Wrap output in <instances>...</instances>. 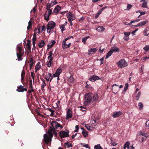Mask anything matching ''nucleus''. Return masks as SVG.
Masks as SVG:
<instances>
[{"label": "nucleus", "instance_id": "58836bf2", "mask_svg": "<svg viewBox=\"0 0 149 149\" xmlns=\"http://www.w3.org/2000/svg\"><path fill=\"white\" fill-rule=\"evenodd\" d=\"M82 133L84 137H86L88 135V132L86 131H82Z\"/></svg>", "mask_w": 149, "mask_h": 149}, {"label": "nucleus", "instance_id": "de8ad7c7", "mask_svg": "<svg viewBox=\"0 0 149 149\" xmlns=\"http://www.w3.org/2000/svg\"><path fill=\"white\" fill-rule=\"evenodd\" d=\"M143 49L146 52H148L149 51V45L147 46L146 45L145 47Z\"/></svg>", "mask_w": 149, "mask_h": 149}, {"label": "nucleus", "instance_id": "680f3d73", "mask_svg": "<svg viewBox=\"0 0 149 149\" xmlns=\"http://www.w3.org/2000/svg\"><path fill=\"white\" fill-rule=\"evenodd\" d=\"M68 20L70 22V25L71 26H72L73 25V24L72 22V21H73V20H72V19H70V18H68Z\"/></svg>", "mask_w": 149, "mask_h": 149}, {"label": "nucleus", "instance_id": "c9c22d12", "mask_svg": "<svg viewBox=\"0 0 149 149\" xmlns=\"http://www.w3.org/2000/svg\"><path fill=\"white\" fill-rule=\"evenodd\" d=\"M28 41H29V42H27V43L26 47L29 51H30L31 50V47L30 43V41L29 40H28Z\"/></svg>", "mask_w": 149, "mask_h": 149}, {"label": "nucleus", "instance_id": "052dcab7", "mask_svg": "<svg viewBox=\"0 0 149 149\" xmlns=\"http://www.w3.org/2000/svg\"><path fill=\"white\" fill-rule=\"evenodd\" d=\"M71 38H74L73 36H69L67 38H65L64 40H66V41H67L68 40H69V39H71Z\"/></svg>", "mask_w": 149, "mask_h": 149}, {"label": "nucleus", "instance_id": "69168bd1", "mask_svg": "<svg viewBox=\"0 0 149 149\" xmlns=\"http://www.w3.org/2000/svg\"><path fill=\"white\" fill-rule=\"evenodd\" d=\"M145 125L146 127H149V120L146 121Z\"/></svg>", "mask_w": 149, "mask_h": 149}, {"label": "nucleus", "instance_id": "e433bc0d", "mask_svg": "<svg viewBox=\"0 0 149 149\" xmlns=\"http://www.w3.org/2000/svg\"><path fill=\"white\" fill-rule=\"evenodd\" d=\"M142 7L143 8H148L147 3L146 1H144L143 2L142 5Z\"/></svg>", "mask_w": 149, "mask_h": 149}, {"label": "nucleus", "instance_id": "f03ea898", "mask_svg": "<svg viewBox=\"0 0 149 149\" xmlns=\"http://www.w3.org/2000/svg\"><path fill=\"white\" fill-rule=\"evenodd\" d=\"M98 99V96L96 93L93 94L91 93H86L84 95V100L86 102L90 103L92 100H97Z\"/></svg>", "mask_w": 149, "mask_h": 149}, {"label": "nucleus", "instance_id": "c03bdc74", "mask_svg": "<svg viewBox=\"0 0 149 149\" xmlns=\"http://www.w3.org/2000/svg\"><path fill=\"white\" fill-rule=\"evenodd\" d=\"M107 8V6H105L102 8L101 9H100L99 11L98 12V13L100 15L102 13L103 10H104V9Z\"/></svg>", "mask_w": 149, "mask_h": 149}, {"label": "nucleus", "instance_id": "ea45409f", "mask_svg": "<svg viewBox=\"0 0 149 149\" xmlns=\"http://www.w3.org/2000/svg\"><path fill=\"white\" fill-rule=\"evenodd\" d=\"M65 25H61L60 26V28L61 29L62 32L63 33V31L65 30Z\"/></svg>", "mask_w": 149, "mask_h": 149}, {"label": "nucleus", "instance_id": "a19ab883", "mask_svg": "<svg viewBox=\"0 0 149 149\" xmlns=\"http://www.w3.org/2000/svg\"><path fill=\"white\" fill-rule=\"evenodd\" d=\"M139 134L141 135H142L143 136H145L146 138H147L148 136L147 134L146 133H143L142 132L140 131L139 132Z\"/></svg>", "mask_w": 149, "mask_h": 149}, {"label": "nucleus", "instance_id": "4be33fe9", "mask_svg": "<svg viewBox=\"0 0 149 149\" xmlns=\"http://www.w3.org/2000/svg\"><path fill=\"white\" fill-rule=\"evenodd\" d=\"M16 54L18 59L20 61L22 60V58L23 55L22 53H19L17 52Z\"/></svg>", "mask_w": 149, "mask_h": 149}, {"label": "nucleus", "instance_id": "4d7b16f0", "mask_svg": "<svg viewBox=\"0 0 149 149\" xmlns=\"http://www.w3.org/2000/svg\"><path fill=\"white\" fill-rule=\"evenodd\" d=\"M124 34L126 36L128 37L130 34V32H124Z\"/></svg>", "mask_w": 149, "mask_h": 149}, {"label": "nucleus", "instance_id": "5701e85b", "mask_svg": "<svg viewBox=\"0 0 149 149\" xmlns=\"http://www.w3.org/2000/svg\"><path fill=\"white\" fill-rule=\"evenodd\" d=\"M52 74L50 73H48L46 74L45 76V78L47 81H49L50 77H51Z\"/></svg>", "mask_w": 149, "mask_h": 149}, {"label": "nucleus", "instance_id": "cd10ccee", "mask_svg": "<svg viewBox=\"0 0 149 149\" xmlns=\"http://www.w3.org/2000/svg\"><path fill=\"white\" fill-rule=\"evenodd\" d=\"M97 49L96 48H91L89 49L88 50V52H89V53L88 54H90V53L91 52L95 53L96 51H97Z\"/></svg>", "mask_w": 149, "mask_h": 149}, {"label": "nucleus", "instance_id": "13d9d810", "mask_svg": "<svg viewBox=\"0 0 149 149\" xmlns=\"http://www.w3.org/2000/svg\"><path fill=\"white\" fill-rule=\"evenodd\" d=\"M132 6L131 5H130V4H128V5L127 6V9L126 10H130L131 9V8Z\"/></svg>", "mask_w": 149, "mask_h": 149}, {"label": "nucleus", "instance_id": "1a4fd4ad", "mask_svg": "<svg viewBox=\"0 0 149 149\" xmlns=\"http://www.w3.org/2000/svg\"><path fill=\"white\" fill-rule=\"evenodd\" d=\"M62 71L61 68H58L57 70L55 73L53 74L54 77H58L60 74L62 72Z\"/></svg>", "mask_w": 149, "mask_h": 149}, {"label": "nucleus", "instance_id": "9d476101", "mask_svg": "<svg viewBox=\"0 0 149 149\" xmlns=\"http://www.w3.org/2000/svg\"><path fill=\"white\" fill-rule=\"evenodd\" d=\"M100 79L99 77L96 75H93L91 76L89 78V80L92 81H95L96 80H98Z\"/></svg>", "mask_w": 149, "mask_h": 149}, {"label": "nucleus", "instance_id": "603ef678", "mask_svg": "<svg viewBox=\"0 0 149 149\" xmlns=\"http://www.w3.org/2000/svg\"><path fill=\"white\" fill-rule=\"evenodd\" d=\"M140 19H137L135 20H134V21H132L131 22H130V23H129L128 25H130L131 24L133 23H134L135 22H139V21H140Z\"/></svg>", "mask_w": 149, "mask_h": 149}, {"label": "nucleus", "instance_id": "412c9836", "mask_svg": "<svg viewBox=\"0 0 149 149\" xmlns=\"http://www.w3.org/2000/svg\"><path fill=\"white\" fill-rule=\"evenodd\" d=\"M40 62H38L36 64L35 68V72H36L41 67L40 66Z\"/></svg>", "mask_w": 149, "mask_h": 149}, {"label": "nucleus", "instance_id": "f8f14e48", "mask_svg": "<svg viewBox=\"0 0 149 149\" xmlns=\"http://www.w3.org/2000/svg\"><path fill=\"white\" fill-rule=\"evenodd\" d=\"M72 116V111L70 109H68L67 111L66 119L67 120L69 118H71Z\"/></svg>", "mask_w": 149, "mask_h": 149}, {"label": "nucleus", "instance_id": "aec40b11", "mask_svg": "<svg viewBox=\"0 0 149 149\" xmlns=\"http://www.w3.org/2000/svg\"><path fill=\"white\" fill-rule=\"evenodd\" d=\"M54 27L53 26H51L49 25L48 26L47 25V32L48 33H50L51 32V31L52 30H53L54 28Z\"/></svg>", "mask_w": 149, "mask_h": 149}, {"label": "nucleus", "instance_id": "a211bd4d", "mask_svg": "<svg viewBox=\"0 0 149 149\" xmlns=\"http://www.w3.org/2000/svg\"><path fill=\"white\" fill-rule=\"evenodd\" d=\"M33 59L32 58H30V61H29V65H30V69L31 70L33 67V65L34 64Z\"/></svg>", "mask_w": 149, "mask_h": 149}, {"label": "nucleus", "instance_id": "f257e3e1", "mask_svg": "<svg viewBox=\"0 0 149 149\" xmlns=\"http://www.w3.org/2000/svg\"><path fill=\"white\" fill-rule=\"evenodd\" d=\"M53 129L51 127V128L48 129L47 133L49 134V136L47 134H45L44 135L43 140L45 143L47 144L51 141L52 139L53 136L54 134L56 137L57 136V132H56L55 130H54V128Z\"/></svg>", "mask_w": 149, "mask_h": 149}, {"label": "nucleus", "instance_id": "0e129e2a", "mask_svg": "<svg viewBox=\"0 0 149 149\" xmlns=\"http://www.w3.org/2000/svg\"><path fill=\"white\" fill-rule=\"evenodd\" d=\"M100 145H95L94 146V149H100L99 146H100Z\"/></svg>", "mask_w": 149, "mask_h": 149}, {"label": "nucleus", "instance_id": "7ed1b4c3", "mask_svg": "<svg viewBox=\"0 0 149 149\" xmlns=\"http://www.w3.org/2000/svg\"><path fill=\"white\" fill-rule=\"evenodd\" d=\"M51 126H50V128H51V127L52 129H53V128H54V130L57 129L59 127L61 129H62L63 128L62 125L55 121H52L51 123Z\"/></svg>", "mask_w": 149, "mask_h": 149}, {"label": "nucleus", "instance_id": "393cba45", "mask_svg": "<svg viewBox=\"0 0 149 149\" xmlns=\"http://www.w3.org/2000/svg\"><path fill=\"white\" fill-rule=\"evenodd\" d=\"M66 41H66L64 40L63 41L62 43V47L63 49H67L66 47L67 45L66 43Z\"/></svg>", "mask_w": 149, "mask_h": 149}, {"label": "nucleus", "instance_id": "20e7f679", "mask_svg": "<svg viewBox=\"0 0 149 149\" xmlns=\"http://www.w3.org/2000/svg\"><path fill=\"white\" fill-rule=\"evenodd\" d=\"M47 11H46L43 15L44 19L47 22L49 21V17L52 14H53L52 9L49 8H46Z\"/></svg>", "mask_w": 149, "mask_h": 149}, {"label": "nucleus", "instance_id": "79ce46f5", "mask_svg": "<svg viewBox=\"0 0 149 149\" xmlns=\"http://www.w3.org/2000/svg\"><path fill=\"white\" fill-rule=\"evenodd\" d=\"M46 85V83H42V84L41 85V90H42V91H45V89H44V87Z\"/></svg>", "mask_w": 149, "mask_h": 149}, {"label": "nucleus", "instance_id": "4468645a", "mask_svg": "<svg viewBox=\"0 0 149 149\" xmlns=\"http://www.w3.org/2000/svg\"><path fill=\"white\" fill-rule=\"evenodd\" d=\"M56 42L54 40H52L51 41L49 42V44L47 45V49H49L52 48L54 45L55 44Z\"/></svg>", "mask_w": 149, "mask_h": 149}, {"label": "nucleus", "instance_id": "09e8293b", "mask_svg": "<svg viewBox=\"0 0 149 149\" xmlns=\"http://www.w3.org/2000/svg\"><path fill=\"white\" fill-rule=\"evenodd\" d=\"M148 31V30L147 29H145L143 31V32L145 36H148V35L149 33H147Z\"/></svg>", "mask_w": 149, "mask_h": 149}, {"label": "nucleus", "instance_id": "ddd939ff", "mask_svg": "<svg viewBox=\"0 0 149 149\" xmlns=\"http://www.w3.org/2000/svg\"><path fill=\"white\" fill-rule=\"evenodd\" d=\"M66 15L68 19V18H70V19H72V20H74L75 19V18H74V15L73 14L72 12H69L66 14Z\"/></svg>", "mask_w": 149, "mask_h": 149}, {"label": "nucleus", "instance_id": "c756f323", "mask_svg": "<svg viewBox=\"0 0 149 149\" xmlns=\"http://www.w3.org/2000/svg\"><path fill=\"white\" fill-rule=\"evenodd\" d=\"M23 87H24V86L20 85L19 86H17V89L16 91L19 92H21V91H20L23 90Z\"/></svg>", "mask_w": 149, "mask_h": 149}, {"label": "nucleus", "instance_id": "338daca9", "mask_svg": "<svg viewBox=\"0 0 149 149\" xmlns=\"http://www.w3.org/2000/svg\"><path fill=\"white\" fill-rule=\"evenodd\" d=\"M96 122V120H91V123L93 124H95Z\"/></svg>", "mask_w": 149, "mask_h": 149}, {"label": "nucleus", "instance_id": "49530a36", "mask_svg": "<svg viewBox=\"0 0 149 149\" xmlns=\"http://www.w3.org/2000/svg\"><path fill=\"white\" fill-rule=\"evenodd\" d=\"M128 86V84L127 83H126L124 88V91H126L127 89Z\"/></svg>", "mask_w": 149, "mask_h": 149}, {"label": "nucleus", "instance_id": "bb28decb", "mask_svg": "<svg viewBox=\"0 0 149 149\" xmlns=\"http://www.w3.org/2000/svg\"><path fill=\"white\" fill-rule=\"evenodd\" d=\"M48 26L49 25L51 26H53L54 27L56 26V23L53 21H49L48 22V24H47Z\"/></svg>", "mask_w": 149, "mask_h": 149}, {"label": "nucleus", "instance_id": "bf43d9fd", "mask_svg": "<svg viewBox=\"0 0 149 149\" xmlns=\"http://www.w3.org/2000/svg\"><path fill=\"white\" fill-rule=\"evenodd\" d=\"M85 127L87 129V130H91V131L92 130V129H90L91 127H92L91 126H88V125H85Z\"/></svg>", "mask_w": 149, "mask_h": 149}, {"label": "nucleus", "instance_id": "0eeeda50", "mask_svg": "<svg viewBox=\"0 0 149 149\" xmlns=\"http://www.w3.org/2000/svg\"><path fill=\"white\" fill-rule=\"evenodd\" d=\"M120 90L119 86L116 84H114L112 86V91L113 93L116 94Z\"/></svg>", "mask_w": 149, "mask_h": 149}, {"label": "nucleus", "instance_id": "dca6fc26", "mask_svg": "<svg viewBox=\"0 0 149 149\" xmlns=\"http://www.w3.org/2000/svg\"><path fill=\"white\" fill-rule=\"evenodd\" d=\"M53 51H50L49 54V56L48 57V58L49 59V63H50L51 61H52L53 59V57L52 56L53 55Z\"/></svg>", "mask_w": 149, "mask_h": 149}, {"label": "nucleus", "instance_id": "8fccbe9b", "mask_svg": "<svg viewBox=\"0 0 149 149\" xmlns=\"http://www.w3.org/2000/svg\"><path fill=\"white\" fill-rule=\"evenodd\" d=\"M89 38V36L85 37V38H83L82 39V42L84 43H85L86 41L87 40V39Z\"/></svg>", "mask_w": 149, "mask_h": 149}, {"label": "nucleus", "instance_id": "72a5a7b5", "mask_svg": "<svg viewBox=\"0 0 149 149\" xmlns=\"http://www.w3.org/2000/svg\"><path fill=\"white\" fill-rule=\"evenodd\" d=\"M32 23L31 21H29L28 22V25L27 27V29L29 30L32 26Z\"/></svg>", "mask_w": 149, "mask_h": 149}, {"label": "nucleus", "instance_id": "f704fd0d", "mask_svg": "<svg viewBox=\"0 0 149 149\" xmlns=\"http://www.w3.org/2000/svg\"><path fill=\"white\" fill-rule=\"evenodd\" d=\"M130 144V143L129 142H128V141L126 142L124 144V148H125H125H129Z\"/></svg>", "mask_w": 149, "mask_h": 149}, {"label": "nucleus", "instance_id": "a878e982", "mask_svg": "<svg viewBox=\"0 0 149 149\" xmlns=\"http://www.w3.org/2000/svg\"><path fill=\"white\" fill-rule=\"evenodd\" d=\"M64 147L65 148L66 147L69 148L70 147H72V143H71L69 144V143L68 142H66L65 143H64Z\"/></svg>", "mask_w": 149, "mask_h": 149}, {"label": "nucleus", "instance_id": "423d86ee", "mask_svg": "<svg viewBox=\"0 0 149 149\" xmlns=\"http://www.w3.org/2000/svg\"><path fill=\"white\" fill-rule=\"evenodd\" d=\"M69 132L68 130L67 132H65L62 130L59 132V136L61 138H63L66 137H69Z\"/></svg>", "mask_w": 149, "mask_h": 149}, {"label": "nucleus", "instance_id": "37998d69", "mask_svg": "<svg viewBox=\"0 0 149 149\" xmlns=\"http://www.w3.org/2000/svg\"><path fill=\"white\" fill-rule=\"evenodd\" d=\"M138 106L139 107V108L140 109H143V106L142 103L140 102L139 103Z\"/></svg>", "mask_w": 149, "mask_h": 149}, {"label": "nucleus", "instance_id": "f3484780", "mask_svg": "<svg viewBox=\"0 0 149 149\" xmlns=\"http://www.w3.org/2000/svg\"><path fill=\"white\" fill-rule=\"evenodd\" d=\"M112 52L113 53L114 52H119V49L117 47L114 46L112 47L110 49Z\"/></svg>", "mask_w": 149, "mask_h": 149}, {"label": "nucleus", "instance_id": "2eb2a0df", "mask_svg": "<svg viewBox=\"0 0 149 149\" xmlns=\"http://www.w3.org/2000/svg\"><path fill=\"white\" fill-rule=\"evenodd\" d=\"M36 35L37 32H34L33 34V37L32 39V44L33 47H35Z\"/></svg>", "mask_w": 149, "mask_h": 149}, {"label": "nucleus", "instance_id": "e2e57ef3", "mask_svg": "<svg viewBox=\"0 0 149 149\" xmlns=\"http://www.w3.org/2000/svg\"><path fill=\"white\" fill-rule=\"evenodd\" d=\"M25 73L24 70L23 69L22 72L21 76H24L25 75Z\"/></svg>", "mask_w": 149, "mask_h": 149}, {"label": "nucleus", "instance_id": "774afa93", "mask_svg": "<svg viewBox=\"0 0 149 149\" xmlns=\"http://www.w3.org/2000/svg\"><path fill=\"white\" fill-rule=\"evenodd\" d=\"M85 19V17H81L79 20V21H83Z\"/></svg>", "mask_w": 149, "mask_h": 149}, {"label": "nucleus", "instance_id": "6e6552de", "mask_svg": "<svg viewBox=\"0 0 149 149\" xmlns=\"http://www.w3.org/2000/svg\"><path fill=\"white\" fill-rule=\"evenodd\" d=\"M61 9V7L57 5L53 10V14L57 15Z\"/></svg>", "mask_w": 149, "mask_h": 149}, {"label": "nucleus", "instance_id": "7c9ffc66", "mask_svg": "<svg viewBox=\"0 0 149 149\" xmlns=\"http://www.w3.org/2000/svg\"><path fill=\"white\" fill-rule=\"evenodd\" d=\"M113 53V52H112L111 50L109 51L107 53V54L105 58L106 59L108 58Z\"/></svg>", "mask_w": 149, "mask_h": 149}, {"label": "nucleus", "instance_id": "6e6d98bb", "mask_svg": "<svg viewBox=\"0 0 149 149\" xmlns=\"http://www.w3.org/2000/svg\"><path fill=\"white\" fill-rule=\"evenodd\" d=\"M75 129L76 130H75L74 132H78V130H79V127L78 125H77L75 126Z\"/></svg>", "mask_w": 149, "mask_h": 149}, {"label": "nucleus", "instance_id": "a18cd8bd", "mask_svg": "<svg viewBox=\"0 0 149 149\" xmlns=\"http://www.w3.org/2000/svg\"><path fill=\"white\" fill-rule=\"evenodd\" d=\"M138 12H136V13H137ZM139 12L140 13V15L138 17V18H139L141 16L145 15L147 13V12L144 11V12Z\"/></svg>", "mask_w": 149, "mask_h": 149}, {"label": "nucleus", "instance_id": "2f4dec72", "mask_svg": "<svg viewBox=\"0 0 149 149\" xmlns=\"http://www.w3.org/2000/svg\"><path fill=\"white\" fill-rule=\"evenodd\" d=\"M80 145L81 146L84 147L87 149H89L90 147L88 144H86L84 143H80Z\"/></svg>", "mask_w": 149, "mask_h": 149}, {"label": "nucleus", "instance_id": "864d4df0", "mask_svg": "<svg viewBox=\"0 0 149 149\" xmlns=\"http://www.w3.org/2000/svg\"><path fill=\"white\" fill-rule=\"evenodd\" d=\"M17 49L19 51V53H22V47L20 46H18L17 47Z\"/></svg>", "mask_w": 149, "mask_h": 149}, {"label": "nucleus", "instance_id": "c85d7f7f", "mask_svg": "<svg viewBox=\"0 0 149 149\" xmlns=\"http://www.w3.org/2000/svg\"><path fill=\"white\" fill-rule=\"evenodd\" d=\"M104 29L102 26H99L97 27L96 30L99 32H101L104 31Z\"/></svg>", "mask_w": 149, "mask_h": 149}, {"label": "nucleus", "instance_id": "4c0bfd02", "mask_svg": "<svg viewBox=\"0 0 149 149\" xmlns=\"http://www.w3.org/2000/svg\"><path fill=\"white\" fill-rule=\"evenodd\" d=\"M29 88L30 89H33L32 84V81L31 79L29 81Z\"/></svg>", "mask_w": 149, "mask_h": 149}, {"label": "nucleus", "instance_id": "b1692460", "mask_svg": "<svg viewBox=\"0 0 149 149\" xmlns=\"http://www.w3.org/2000/svg\"><path fill=\"white\" fill-rule=\"evenodd\" d=\"M148 22L147 20L143 21L140 23H139L140 27L143 26L146 24Z\"/></svg>", "mask_w": 149, "mask_h": 149}, {"label": "nucleus", "instance_id": "6ab92c4d", "mask_svg": "<svg viewBox=\"0 0 149 149\" xmlns=\"http://www.w3.org/2000/svg\"><path fill=\"white\" fill-rule=\"evenodd\" d=\"M45 42L44 40H42L40 41L38 43V46L40 48H41L44 46Z\"/></svg>", "mask_w": 149, "mask_h": 149}, {"label": "nucleus", "instance_id": "473e14b6", "mask_svg": "<svg viewBox=\"0 0 149 149\" xmlns=\"http://www.w3.org/2000/svg\"><path fill=\"white\" fill-rule=\"evenodd\" d=\"M54 6L52 3L51 2V3H48L47 4V6L46 8L50 9V8Z\"/></svg>", "mask_w": 149, "mask_h": 149}, {"label": "nucleus", "instance_id": "9b49d317", "mask_svg": "<svg viewBox=\"0 0 149 149\" xmlns=\"http://www.w3.org/2000/svg\"><path fill=\"white\" fill-rule=\"evenodd\" d=\"M122 115V112L120 111H119L113 112L112 116L113 118H116L119 117L120 116Z\"/></svg>", "mask_w": 149, "mask_h": 149}, {"label": "nucleus", "instance_id": "3c124183", "mask_svg": "<svg viewBox=\"0 0 149 149\" xmlns=\"http://www.w3.org/2000/svg\"><path fill=\"white\" fill-rule=\"evenodd\" d=\"M34 90L33 89H30V90H29L27 92V93L29 95H31V92H33Z\"/></svg>", "mask_w": 149, "mask_h": 149}, {"label": "nucleus", "instance_id": "5fc2aeb1", "mask_svg": "<svg viewBox=\"0 0 149 149\" xmlns=\"http://www.w3.org/2000/svg\"><path fill=\"white\" fill-rule=\"evenodd\" d=\"M141 95V92H138L137 94L136 95V100H138L139 99V96Z\"/></svg>", "mask_w": 149, "mask_h": 149}, {"label": "nucleus", "instance_id": "39448f33", "mask_svg": "<svg viewBox=\"0 0 149 149\" xmlns=\"http://www.w3.org/2000/svg\"><path fill=\"white\" fill-rule=\"evenodd\" d=\"M117 65L118 67L121 68L127 66V63L126 62L124 59L120 60L118 63Z\"/></svg>", "mask_w": 149, "mask_h": 149}]
</instances>
